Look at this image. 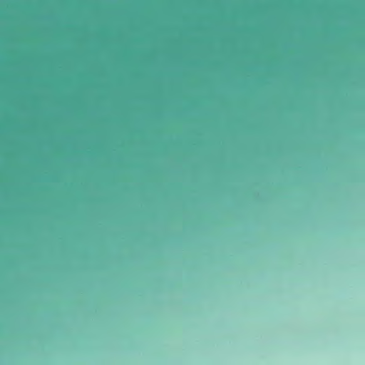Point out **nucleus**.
<instances>
[{
  "label": "nucleus",
  "mask_w": 365,
  "mask_h": 365,
  "mask_svg": "<svg viewBox=\"0 0 365 365\" xmlns=\"http://www.w3.org/2000/svg\"><path fill=\"white\" fill-rule=\"evenodd\" d=\"M22 7V3L21 0H19V51H18V63H19V112L21 113V108L22 103V96H21V78H22V71H21V63L23 62V50L21 48V41H22V35H21V10ZM21 113H19V153L21 155Z\"/></svg>",
  "instance_id": "nucleus-1"
},
{
  "label": "nucleus",
  "mask_w": 365,
  "mask_h": 365,
  "mask_svg": "<svg viewBox=\"0 0 365 365\" xmlns=\"http://www.w3.org/2000/svg\"><path fill=\"white\" fill-rule=\"evenodd\" d=\"M19 176L21 175V163L19 162Z\"/></svg>",
  "instance_id": "nucleus-2"
}]
</instances>
